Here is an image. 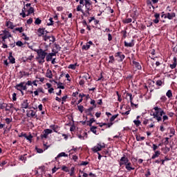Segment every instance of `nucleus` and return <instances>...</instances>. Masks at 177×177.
<instances>
[{
    "instance_id": "c756f323",
    "label": "nucleus",
    "mask_w": 177,
    "mask_h": 177,
    "mask_svg": "<svg viewBox=\"0 0 177 177\" xmlns=\"http://www.w3.org/2000/svg\"><path fill=\"white\" fill-rule=\"evenodd\" d=\"M46 77H47V78H52L53 77V74H52V71L49 69L47 70Z\"/></svg>"
},
{
    "instance_id": "b1692460",
    "label": "nucleus",
    "mask_w": 177,
    "mask_h": 177,
    "mask_svg": "<svg viewBox=\"0 0 177 177\" xmlns=\"http://www.w3.org/2000/svg\"><path fill=\"white\" fill-rule=\"evenodd\" d=\"M80 65L78 63H75V64H71L68 66V68H71V70H75L77 67H78Z\"/></svg>"
},
{
    "instance_id": "e2e57ef3",
    "label": "nucleus",
    "mask_w": 177,
    "mask_h": 177,
    "mask_svg": "<svg viewBox=\"0 0 177 177\" xmlns=\"http://www.w3.org/2000/svg\"><path fill=\"white\" fill-rule=\"evenodd\" d=\"M41 19H39V18H37L35 21V24H41Z\"/></svg>"
},
{
    "instance_id": "393cba45",
    "label": "nucleus",
    "mask_w": 177,
    "mask_h": 177,
    "mask_svg": "<svg viewBox=\"0 0 177 177\" xmlns=\"http://www.w3.org/2000/svg\"><path fill=\"white\" fill-rule=\"evenodd\" d=\"M161 154V152L160 151H155L154 154L151 156V160H154L157 158L158 157H160V155Z\"/></svg>"
},
{
    "instance_id": "2f4dec72",
    "label": "nucleus",
    "mask_w": 177,
    "mask_h": 177,
    "mask_svg": "<svg viewBox=\"0 0 177 177\" xmlns=\"http://www.w3.org/2000/svg\"><path fill=\"white\" fill-rule=\"evenodd\" d=\"M3 33L4 34V37H6L7 38H10L12 37L10 32L6 30H3Z\"/></svg>"
},
{
    "instance_id": "39448f33",
    "label": "nucleus",
    "mask_w": 177,
    "mask_h": 177,
    "mask_svg": "<svg viewBox=\"0 0 177 177\" xmlns=\"http://www.w3.org/2000/svg\"><path fill=\"white\" fill-rule=\"evenodd\" d=\"M84 6L86 8V10L84 12L86 17L91 16V10H92V3L89 1V0H86V3H84Z\"/></svg>"
},
{
    "instance_id": "a878e982",
    "label": "nucleus",
    "mask_w": 177,
    "mask_h": 177,
    "mask_svg": "<svg viewBox=\"0 0 177 177\" xmlns=\"http://www.w3.org/2000/svg\"><path fill=\"white\" fill-rule=\"evenodd\" d=\"M133 64L134 67H136V68H137V70H142V66L140 65V64H139V62H138L136 61H133Z\"/></svg>"
},
{
    "instance_id": "2eb2a0df",
    "label": "nucleus",
    "mask_w": 177,
    "mask_h": 177,
    "mask_svg": "<svg viewBox=\"0 0 177 177\" xmlns=\"http://www.w3.org/2000/svg\"><path fill=\"white\" fill-rule=\"evenodd\" d=\"M125 168L127 170H128L129 171H133V169H135V167H132L131 165H132V163H131V162H128L127 163H126L125 165Z\"/></svg>"
},
{
    "instance_id": "de8ad7c7",
    "label": "nucleus",
    "mask_w": 177,
    "mask_h": 177,
    "mask_svg": "<svg viewBox=\"0 0 177 177\" xmlns=\"http://www.w3.org/2000/svg\"><path fill=\"white\" fill-rule=\"evenodd\" d=\"M61 100H62V104H64V102L67 100V95H64V97H62Z\"/></svg>"
},
{
    "instance_id": "f704fd0d",
    "label": "nucleus",
    "mask_w": 177,
    "mask_h": 177,
    "mask_svg": "<svg viewBox=\"0 0 177 177\" xmlns=\"http://www.w3.org/2000/svg\"><path fill=\"white\" fill-rule=\"evenodd\" d=\"M55 84H57L58 89H64V86H63V83H62V82L57 83V82H55Z\"/></svg>"
},
{
    "instance_id": "ddd939ff",
    "label": "nucleus",
    "mask_w": 177,
    "mask_h": 177,
    "mask_svg": "<svg viewBox=\"0 0 177 177\" xmlns=\"http://www.w3.org/2000/svg\"><path fill=\"white\" fill-rule=\"evenodd\" d=\"M176 14H175V12H171V13L168 12L165 15V19L172 20L174 17H176Z\"/></svg>"
},
{
    "instance_id": "774afa93",
    "label": "nucleus",
    "mask_w": 177,
    "mask_h": 177,
    "mask_svg": "<svg viewBox=\"0 0 177 177\" xmlns=\"http://www.w3.org/2000/svg\"><path fill=\"white\" fill-rule=\"evenodd\" d=\"M160 100L162 102H166L167 101V97L165 95H162L161 97H160Z\"/></svg>"
},
{
    "instance_id": "a211bd4d",
    "label": "nucleus",
    "mask_w": 177,
    "mask_h": 177,
    "mask_svg": "<svg viewBox=\"0 0 177 177\" xmlns=\"http://www.w3.org/2000/svg\"><path fill=\"white\" fill-rule=\"evenodd\" d=\"M26 156H27V154L19 156L18 160H19V161H22V162L26 163L27 161V157H26Z\"/></svg>"
},
{
    "instance_id": "0eeeda50",
    "label": "nucleus",
    "mask_w": 177,
    "mask_h": 177,
    "mask_svg": "<svg viewBox=\"0 0 177 177\" xmlns=\"http://www.w3.org/2000/svg\"><path fill=\"white\" fill-rule=\"evenodd\" d=\"M104 147H106V145H104V143H98L97 144L96 146H95L92 150L94 153H97V151H100V150H102V149H104Z\"/></svg>"
},
{
    "instance_id": "72a5a7b5",
    "label": "nucleus",
    "mask_w": 177,
    "mask_h": 177,
    "mask_svg": "<svg viewBox=\"0 0 177 177\" xmlns=\"http://www.w3.org/2000/svg\"><path fill=\"white\" fill-rule=\"evenodd\" d=\"M32 13H34V8L30 7L28 10V14L26 15V16H30V15H32Z\"/></svg>"
},
{
    "instance_id": "9d476101",
    "label": "nucleus",
    "mask_w": 177,
    "mask_h": 177,
    "mask_svg": "<svg viewBox=\"0 0 177 177\" xmlns=\"http://www.w3.org/2000/svg\"><path fill=\"white\" fill-rule=\"evenodd\" d=\"M46 34H48V32L46 30H45V28H39L37 30V35L38 37H44V35H46Z\"/></svg>"
},
{
    "instance_id": "4be33fe9",
    "label": "nucleus",
    "mask_w": 177,
    "mask_h": 177,
    "mask_svg": "<svg viewBox=\"0 0 177 177\" xmlns=\"http://www.w3.org/2000/svg\"><path fill=\"white\" fill-rule=\"evenodd\" d=\"M8 59L10 60V63H11V64H15V63H16V59H15V57L12 55V53H9V57H8Z\"/></svg>"
},
{
    "instance_id": "f257e3e1",
    "label": "nucleus",
    "mask_w": 177,
    "mask_h": 177,
    "mask_svg": "<svg viewBox=\"0 0 177 177\" xmlns=\"http://www.w3.org/2000/svg\"><path fill=\"white\" fill-rule=\"evenodd\" d=\"M154 113L152 114L153 118H156V121L158 122H160V121H163V122H165V121H168V115L165 113V111L162 110V109L155 106L153 107Z\"/></svg>"
},
{
    "instance_id": "dca6fc26",
    "label": "nucleus",
    "mask_w": 177,
    "mask_h": 177,
    "mask_svg": "<svg viewBox=\"0 0 177 177\" xmlns=\"http://www.w3.org/2000/svg\"><path fill=\"white\" fill-rule=\"evenodd\" d=\"M11 109H14V110H16V111H17V109H16V108H15L13 104H6V109H5L6 111H10Z\"/></svg>"
},
{
    "instance_id": "052dcab7",
    "label": "nucleus",
    "mask_w": 177,
    "mask_h": 177,
    "mask_svg": "<svg viewBox=\"0 0 177 177\" xmlns=\"http://www.w3.org/2000/svg\"><path fill=\"white\" fill-rule=\"evenodd\" d=\"M17 46H23L24 44L22 43L21 41H18L16 42Z\"/></svg>"
},
{
    "instance_id": "bb28decb",
    "label": "nucleus",
    "mask_w": 177,
    "mask_h": 177,
    "mask_svg": "<svg viewBox=\"0 0 177 177\" xmlns=\"http://www.w3.org/2000/svg\"><path fill=\"white\" fill-rule=\"evenodd\" d=\"M62 157H68V155L65 152H61L57 156V157H55V160H57V158H60Z\"/></svg>"
},
{
    "instance_id": "4468645a",
    "label": "nucleus",
    "mask_w": 177,
    "mask_h": 177,
    "mask_svg": "<svg viewBox=\"0 0 177 177\" xmlns=\"http://www.w3.org/2000/svg\"><path fill=\"white\" fill-rule=\"evenodd\" d=\"M82 8H84V6H82L81 4L78 5L76 8L77 12H81L82 13L83 16H86V14H85V11L82 10Z\"/></svg>"
},
{
    "instance_id": "5fc2aeb1",
    "label": "nucleus",
    "mask_w": 177,
    "mask_h": 177,
    "mask_svg": "<svg viewBox=\"0 0 177 177\" xmlns=\"http://www.w3.org/2000/svg\"><path fill=\"white\" fill-rule=\"evenodd\" d=\"M16 96H17V94H16V93H14L12 94V100H13V102H16L17 100V98L16 97Z\"/></svg>"
},
{
    "instance_id": "e433bc0d",
    "label": "nucleus",
    "mask_w": 177,
    "mask_h": 177,
    "mask_svg": "<svg viewBox=\"0 0 177 177\" xmlns=\"http://www.w3.org/2000/svg\"><path fill=\"white\" fill-rule=\"evenodd\" d=\"M133 122L135 124L136 127H140V124H142V122L139 120H134Z\"/></svg>"
},
{
    "instance_id": "79ce46f5",
    "label": "nucleus",
    "mask_w": 177,
    "mask_h": 177,
    "mask_svg": "<svg viewBox=\"0 0 177 177\" xmlns=\"http://www.w3.org/2000/svg\"><path fill=\"white\" fill-rule=\"evenodd\" d=\"M6 103H0V110H3L6 107Z\"/></svg>"
},
{
    "instance_id": "f3484780",
    "label": "nucleus",
    "mask_w": 177,
    "mask_h": 177,
    "mask_svg": "<svg viewBox=\"0 0 177 177\" xmlns=\"http://www.w3.org/2000/svg\"><path fill=\"white\" fill-rule=\"evenodd\" d=\"M91 45H93V43L92 42V41H89L88 43H86V45H84L82 46V49H84V50H88V49L91 48Z\"/></svg>"
},
{
    "instance_id": "1a4fd4ad",
    "label": "nucleus",
    "mask_w": 177,
    "mask_h": 177,
    "mask_svg": "<svg viewBox=\"0 0 177 177\" xmlns=\"http://www.w3.org/2000/svg\"><path fill=\"white\" fill-rule=\"evenodd\" d=\"M26 113L27 117H31L32 118H37L38 117V115H37V112L34 110L26 111Z\"/></svg>"
},
{
    "instance_id": "412c9836",
    "label": "nucleus",
    "mask_w": 177,
    "mask_h": 177,
    "mask_svg": "<svg viewBox=\"0 0 177 177\" xmlns=\"http://www.w3.org/2000/svg\"><path fill=\"white\" fill-rule=\"evenodd\" d=\"M127 96L129 97V100H130L131 106H136V107H138V104H133V97H132V94L127 93Z\"/></svg>"
},
{
    "instance_id": "423d86ee",
    "label": "nucleus",
    "mask_w": 177,
    "mask_h": 177,
    "mask_svg": "<svg viewBox=\"0 0 177 177\" xmlns=\"http://www.w3.org/2000/svg\"><path fill=\"white\" fill-rule=\"evenodd\" d=\"M53 131L50 129H46L43 131L42 134H41V139H48V135H50Z\"/></svg>"
},
{
    "instance_id": "4d7b16f0",
    "label": "nucleus",
    "mask_w": 177,
    "mask_h": 177,
    "mask_svg": "<svg viewBox=\"0 0 177 177\" xmlns=\"http://www.w3.org/2000/svg\"><path fill=\"white\" fill-rule=\"evenodd\" d=\"M5 121H6V124H10V122H12V119H10V118H6L5 119Z\"/></svg>"
},
{
    "instance_id": "cd10ccee",
    "label": "nucleus",
    "mask_w": 177,
    "mask_h": 177,
    "mask_svg": "<svg viewBox=\"0 0 177 177\" xmlns=\"http://www.w3.org/2000/svg\"><path fill=\"white\" fill-rule=\"evenodd\" d=\"M50 128L53 129L56 133H57V131L59 130V127L56 124H51L50 125Z\"/></svg>"
},
{
    "instance_id": "c03bdc74",
    "label": "nucleus",
    "mask_w": 177,
    "mask_h": 177,
    "mask_svg": "<svg viewBox=\"0 0 177 177\" xmlns=\"http://www.w3.org/2000/svg\"><path fill=\"white\" fill-rule=\"evenodd\" d=\"M62 171H64V172H68V167H67L66 166H62Z\"/></svg>"
},
{
    "instance_id": "c9c22d12",
    "label": "nucleus",
    "mask_w": 177,
    "mask_h": 177,
    "mask_svg": "<svg viewBox=\"0 0 177 177\" xmlns=\"http://www.w3.org/2000/svg\"><path fill=\"white\" fill-rule=\"evenodd\" d=\"M136 139L137 142H140L142 140H145V137H143V136L142 137L140 136L136 135Z\"/></svg>"
},
{
    "instance_id": "a18cd8bd",
    "label": "nucleus",
    "mask_w": 177,
    "mask_h": 177,
    "mask_svg": "<svg viewBox=\"0 0 177 177\" xmlns=\"http://www.w3.org/2000/svg\"><path fill=\"white\" fill-rule=\"evenodd\" d=\"M117 117H118V114L113 115L110 118L111 122H113V121H114V120H115V118H117Z\"/></svg>"
},
{
    "instance_id": "a19ab883",
    "label": "nucleus",
    "mask_w": 177,
    "mask_h": 177,
    "mask_svg": "<svg viewBox=\"0 0 177 177\" xmlns=\"http://www.w3.org/2000/svg\"><path fill=\"white\" fill-rule=\"evenodd\" d=\"M77 109L79 110L80 112L84 113V106L78 105L77 106Z\"/></svg>"
},
{
    "instance_id": "20e7f679",
    "label": "nucleus",
    "mask_w": 177,
    "mask_h": 177,
    "mask_svg": "<svg viewBox=\"0 0 177 177\" xmlns=\"http://www.w3.org/2000/svg\"><path fill=\"white\" fill-rule=\"evenodd\" d=\"M60 50V47L57 44L55 45V48L52 50L53 53H47L46 55V62H50L53 59V56H56V54Z\"/></svg>"
},
{
    "instance_id": "c85d7f7f",
    "label": "nucleus",
    "mask_w": 177,
    "mask_h": 177,
    "mask_svg": "<svg viewBox=\"0 0 177 177\" xmlns=\"http://www.w3.org/2000/svg\"><path fill=\"white\" fill-rule=\"evenodd\" d=\"M6 26L8 28H10L11 30H13L15 28V25H13V23L10 21L6 22Z\"/></svg>"
},
{
    "instance_id": "864d4df0",
    "label": "nucleus",
    "mask_w": 177,
    "mask_h": 177,
    "mask_svg": "<svg viewBox=\"0 0 177 177\" xmlns=\"http://www.w3.org/2000/svg\"><path fill=\"white\" fill-rule=\"evenodd\" d=\"M43 37L44 41H49V39H50V36H47L46 35H44Z\"/></svg>"
},
{
    "instance_id": "f8f14e48",
    "label": "nucleus",
    "mask_w": 177,
    "mask_h": 177,
    "mask_svg": "<svg viewBox=\"0 0 177 177\" xmlns=\"http://www.w3.org/2000/svg\"><path fill=\"white\" fill-rule=\"evenodd\" d=\"M29 104H30L28 103V100H24L22 103L21 104V109H31Z\"/></svg>"
},
{
    "instance_id": "5701e85b",
    "label": "nucleus",
    "mask_w": 177,
    "mask_h": 177,
    "mask_svg": "<svg viewBox=\"0 0 177 177\" xmlns=\"http://www.w3.org/2000/svg\"><path fill=\"white\" fill-rule=\"evenodd\" d=\"M135 46V43H133V39L131 40V42L128 43L127 41H124V46L127 48H132V46Z\"/></svg>"
},
{
    "instance_id": "69168bd1",
    "label": "nucleus",
    "mask_w": 177,
    "mask_h": 177,
    "mask_svg": "<svg viewBox=\"0 0 177 177\" xmlns=\"http://www.w3.org/2000/svg\"><path fill=\"white\" fill-rule=\"evenodd\" d=\"M152 149H153V151H156V150H157V149H158V146H157L156 144H153Z\"/></svg>"
},
{
    "instance_id": "6e6d98bb",
    "label": "nucleus",
    "mask_w": 177,
    "mask_h": 177,
    "mask_svg": "<svg viewBox=\"0 0 177 177\" xmlns=\"http://www.w3.org/2000/svg\"><path fill=\"white\" fill-rule=\"evenodd\" d=\"M169 129L171 135H175V129L169 127Z\"/></svg>"
},
{
    "instance_id": "8fccbe9b",
    "label": "nucleus",
    "mask_w": 177,
    "mask_h": 177,
    "mask_svg": "<svg viewBox=\"0 0 177 177\" xmlns=\"http://www.w3.org/2000/svg\"><path fill=\"white\" fill-rule=\"evenodd\" d=\"M116 95L118 96V102H122V99L121 98V95H120V93H118V91L116 92Z\"/></svg>"
},
{
    "instance_id": "09e8293b",
    "label": "nucleus",
    "mask_w": 177,
    "mask_h": 177,
    "mask_svg": "<svg viewBox=\"0 0 177 177\" xmlns=\"http://www.w3.org/2000/svg\"><path fill=\"white\" fill-rule=\"evenodd\" d=\"M147 5L148 6H151L154 9V6H153V3H151V1L147 0Z\"/></svg>"
},
{
    "instance_id": "4c0bfd02",
    "label": "nucleus",
    "mask_w": 177,
    "mask_h": 177,
    "mask_svg": "<svg viewBox=\"0 0 177 177\" xmlns=\"http://www.w3.org/2000/svg\"><path fill=\"white\" fill-rule=\"evenodd\" d=\"M166 96H167L169 99H171V97H172V91L168 90L167 92L166 93Z\"/></svg>"
},
{
    "instance_id": "680f3d73",
    "label": "nucleus",
    "mask_w": 177,
    "mask_h": 177,
    "mask_svg": "<svg viewBox=\"0 0 177 177\" xmlns=\"http://www.w3.org/2000/svg\"><path fill=\"white\" fill-rule=\"evenodd\" d=\"M35 149H36V151H37V153H44V149H42L36 147Z\"/></svg>"
},
{
    "instance_id": "f03ea898",
    "label": "nucleus",
    "mask_w": 177,
    "mask_h": 177,
    "mask_svg": "<svg viewBox=\"0 0 177 177\" xmlns=\"http://www.w3.org/2000/svg\"><path fill=\"white\" fill-rule=\"evenodd\" d=\"M34 51L36 52L37 54L36 59L38 61V63H39V64L42 63H45V58L46 57V55H48V53H46V50H42V48H40V49L34 50Z\"/></svg>"
},
{
    "instance_id": "473e14b6",
    "label": "nucleus",
    "mask_w": 177,
    "mask_h": 177,
    "mask_svg": "<svg viewBox=\"0 0 177 177\" xmlns=\"http://www.w3.org/2000/svg\"><path fill=\"white\" fill-rule=\"evenodd\" d=\"M25 139L28 140L30 143L32 142V135L30 134L29 136H27V134L25 136Z\"/></svg>"
},
{
    "instance_id": "7ed1b4c3",
    "label": "nucleus",
    "mask_w": 177,
    "mask_h": 177,
    "mask_svg": "<svg viewBox=\"0 0 177 177\" xmlns=\"http://www.w3.org/2000/svg\"><path fill=\"white\" fill-rule=\"evenodd\" d=\"M29 85H31V82H21L19 84H16L15 88V89H17V91H19V92H21V95H24V91H27V89H28L27 86H29Z\"/></svg>"
},
{
    "instance_id": "338daca9",
    "label": "nucleus",
    "mask_w": 177,
    "mask_h": 177,
    "mask_svg": "<svg viewBox=\"0 0 177 177\" xmlns=\"http://www.w3.org/2000/svg\"><path fill=\"white\" fill-rule=\"evenodd\" d=\"M90 104H92L95 108L96 107V103H95V100H91V102H90Z\"/></svg>"
},
{
    "instance_id": "9b49d317",
    "label": "nucleus",
    "mask_w": 177,
    "mask_h": 177,
    "mask_svg": "<svg viewBox=\"0 0 177 177\" xmlns=\"http://www.w3.org/2000/svg\"><path fill=\"white\" fill-rule=\"evenodd\" d=\"M115 57H119L118 62H123L125 59V55L122 52H118L115 54Z\"/></svg>"
},
{
    "instance_id": "49530a36",
    "label": "nucleus",
    "mask_w": 177,
    "mask_h": 177,
    "mask_svg": "<svg viewBox=\"0 0 177 177\" xmlns=\"http://www.w3.org/2000/svg\"><path fill=\"white\" fill-rule=\"evenodd\" d=\"M124 23L129 24V23H132V19L131 18H127L124 20Z\"/></svg>"
},
{
    "instance_id": "aec40b11",
    "label": "nucleus",
    "mask_w": 177,
    "mask_h": 177,
    "mask_svg": "<svg viewBox=\"0 0 177 177\" xmlns=\"http://www.w3.org/2000/svg\"><path fill=\"white\" fill-rule=\"evenodd\" d=\"M154 17L156 19H153V23H155V24H158V23H160V14L159 13H155Z\"/></svg>"
},
{
    "instance_id": "6ab92c4d",
    "label": "nucleus",
    "mask_w": 177,
    "mask_h": 177,
    "mask_svg": "<svg viewBox=\"0 0 177 177\" xmlns=\"http://www.w3.org/2000/svg\"><path fill=\"white\" fill-rule=\"evenodd\" d=\"M173 64H170V68H171L172 70H174V68H176V65H177V59L176 57H174L173 58Z\"/></svg>"
},
{
    "instance_id": "13d9d810",
    "label": "nucleus",
    "mask_w": 177,
    "mask_h": 177,
    "mask_svg": "<svg viewBox=\"0 0 177 177\" xmlns=\"http://www.w3.org/2000/svg\"><path fill=\"white\" fill-rule=\"evenodd\" d=\"M58 169H60V168H59V167H54L52 169V173H53V174H55V172H56L57 171H58Z\"/></svg>"
},
{
    "instance_id": "3c124183",
    "label": "nucleus",
    "mask_w": 177,
    "mask_h": 177,
    "mask_svg": "<svg viewBox=\"0 0 177 177\" xmlns=\"http://www.w3.org/2000/svg\"><path fill=\"white\" fill-rule=\"evenodd\" d=\"M15 31H19V32H23L24 30L23 29V27H20V28H16Z\"/></svg>"
},
{
    "instance_id": "6e6552de",
    "label": "nucleus",
    "mask_w": 177,
    "mask_h": 177,
    "mask_svg": "<svg viewBox=\"0 0 177 177\" xmlns=\"http://www.w3.org/2000/svg\"><path fill=\"white\" fill-rule=\"evenodd\" d=\"M128 162H129V159H128V157H127V156L123 155L119 160V165L120 167H122V165H125Z\"/></svg>"
},
{
    "instance_id": "58836bf2",
    "label": "nucleus",
    "mask_w": 177,
    "mask_h": 177,
    "mask_svg": "<svg viewBox=\"0 0 177 177\" xmlns=\"http://www.w3.org/2000/svg\"><path fill=\"white\" fill-rule=\"evenodd\" d=\"M97 129V127H95V126H92L90 129V130L91 131V132H93V133H95V135H96V129Z\"/></svg>"
},
{
    "instance_id": "bf43d9fd",
    "label": "nucleus",
    "mask_w": 177,
    "mask_h": 177,
    "mask_svg": "<svg viewBox=\"0 0 177 177\" xmlns=\"http://www.w3.org/2000/svg\"><path fill=\"white\" fill-rule=\"evenodd\" d=\"M22 37H23L24 39H25V41H28V39H30V38L28 37H27V35H26L25 33H22Z\"/></svg>"
},
{
    "instance_id": "7c9ffc66",
    "label": "nucleus",
    "mask_w": 177,
    "mask_h": 177,
    "mask_svg": "<svg viewBox=\"0 0 177 177\" xmlns=\"http://www.w3.org/2000/svg\"><path fill=\"white\" fill-rule=\"evenodd\" d=\"M28 82H30V84H29V86H32V85H34L35 86H38V84H37V82H38V80H28Z\"/></svg>"
},
{
    "instance_id": "37998d69",
    "label": "nucleus",
    "mask_w": 177,
    "mask_h": 177,
    "mask_svg": "<svg viewBox=\"0 0 177 177\" xmlns=\"http://www.w3.org/2000/svg\"><path fill=\"white\" fill-rule=\"evenodd\" d=\"M115 59H114V56L111 55L109 57V63H114L115 62Z\"/></svg>"
},
{
    "instance_id": "603ef678",
    "label": "nucleus",
    "mask_w": 177,
    "mask_h": 177,
    "mask_svg": "<svg viewBox=\"0 0 177 177\" xmlns=\"http://www.w3.org/2000/svg\"><path fill=\"white\" fill-rule=\"evenodd\" d=\"M163 83H164V82H163L162 81H161V80H157V82H156V85H157L158 86H161Z\"/></svg>"
},
{
    "instance_id": "ea45409f",
    "label": "nucleus",
    "mask_w": 177,
    "mask_h": 177,
    "mask_svg": "<svg viewBox=\"0 0 177 177\" xmlns=\"http://www.w3.org/2000/svg\"><path fill=\"white\" fill-rule=\"evenodd\" d=\"M48 21L49 22L47 23V26H53V18L50 17Z\"/></svg>"
},
{
    "instance_id": "0e129e2a",
    "label": "nucleus",
    "mask_w": 177,
    "mask_h": 177,
    "mask_svg": "<svg viewBox=\"0 0 177 177\" xmlns=\"http://www.w3.org/2000/svg\"><path fill=\"white\" fill-rule=\"evenodd\" d=\"M151 175V173L150 172V169H147V174H145L146 177H149Z\"/></svg>"
}]
</instances>
